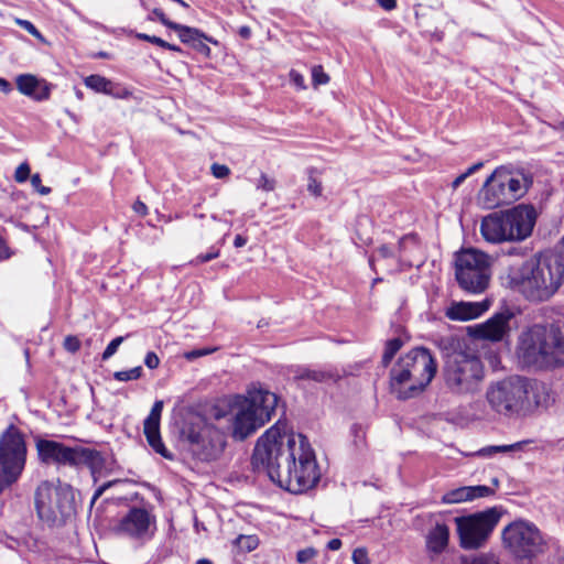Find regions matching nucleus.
Instances as JSON below:
<instances>
[{
	"label": "nucleus",
	"instance_id": "obj_1",
	"mask_svg": "<svg viewBox=\"0 0 564 564\" xmlns=\"http://www.w3.org/2000/svg\"><path fill=\"white\" fill-rule=\"evenodd\" d=\"M251 464L270 480L292 494H303L319 480L315 453L302 434L289 433L280 421L257 442Z\"/></svg>",
	"mask_w": 564,
	"mask_h": 564
},
{
	"label": "nucleus",
	"instance_id": "obj_2",
	"mask_svg": "<svg viewBox=\"0 0 564 564\" xmlns=\"http://www.w3.org/2000/svg\"><path fill=\"white\" fill-rule=\"evenodd\" d=\"M510 284L532 302L550 300L564 281V260L547 251L524 261L509 272Z\"/></svg>",
	"mask_w": 564,
	"mask_h": 564
},
{
	"label": "nucleus",
	"instance_id": "obj_3",
	"mask_svg": "<svg viewBox=\"0 0 564 564\" xmlns=\"http://www.w3.org/2000/svg\"><path fill=\"white\" fill-rule=\"evenodd\" d=\"M518 357L534 369L564 365V318L550 324H534L520 335Z\"/></svg>",
	"mask_w": 564,
	"mask_h": 564
},
{
	"label": "nucleus",
	"instance_id": "obj_4",
	"mask_svg": "<svg viewBox=\"0 0 564 564\" xmlns=\"http://www.w3.org/2000/svg\"><path fill=\"white\" fill-rule=\"evenodd\" d=\"M437 364L431 351L416 347L402 355L390 370V389L400 400L422 393L436 375Z\"/></svg>",
	"mask_w": 564,
	"mask_h": 564
},
{
	"label": "nucleus",
	"instance_id": "obj_5",
	"mask_svg": "<svg viewBox=\"0 0 564 564\" xmlns=\"http://www.w3.org/2000/svg\"><path fill=\"white\" fill-rule=\"evenodd\" d=\"M538 219L532 205L519 204L482 217L480 234L490 243L519 242L532 235Z\"/></svg>",
	"mask_w": 564,
	"mask_h": 564
},
{
	"label": "nucleus",
	"instance_id": "obj_6",
	"mask_svg": "<svg viewBox=\"0 0 564 564\" xmlns=\"http://www.w3.org/2000/svg\"><path fill=\"white\" fill-rule=\"evenodd\" d=\"M278 405L275 393L261 387L248 390L246 397H236L231 405V435L243 441L271 420Z\"/></svg>",
	"mask_w": 564,
	"mask_h": 564
},
{
	"label": "nucleus",
	"instance_id": "obj_7",
	"mask_svg": "<svg viewBox=\"0 0 564 564\" xmlns=\"http://www.w3.org/2000/svg\"><path fill=\"white\" fill-rule=\"evenodd\" d=\"M532 184V176L523 170L499 166L485 181L478 200L484 208H497L524 196Z\"/></svg>",
	"mask_w": 564,
	"mask_h": 564
},
{
	"label": "nucleus",
	"instance_id": "obj_8",
	"mask_svg": "<svg viewBox=\"0 0 564 564\" xmlns=\"http://www.w3.org/2000/svg\"><path fill=\"white\" fill-rule=\"evenodd\" d=\"M485 369L480 358L466 350L451 354L443 369L446 389L455 395H474L480 391Z\"/></svg>",
	"mask_w": 564,
	"mask_h": 564
},
{
	"label": "nucleus",
	"instance_id": "obj_9",
	"mask_svg": "<svg viewBox=\"0 0 564 564\" xmlns=\"http://www.w3.org/2000/svg\"><path fill=\"white\" fill-rule=\"evenodd\" d=\"M35 508L41 520L61 525L75 514L73 489L67 484L43 481L35 492Z\"/></svg>",
	"mask_w": 564,
	"mask_h": 564
},
{
	"label": "nucleus",
	"instance_id": "obj_10",
	"mask_svg": "<svg viewBox=\"0 0 564 564\" xmlns=\"http://www.w3.org/2000/svg\"><path fill=\"white\" fill-rule=\"evenodd\" d=\"M492 258L474 248L463 249L455 257V276L466 292L479 294L486 291L491 279Z\"/></svg>",
	"mask_w": 564,
	"mask_h": 564
},
{
	"label": "nucleus",
	"instance_id": "obj_11",
	"mask_svg": "<svg viewBox=\"0 0 564 564\" xmlns=\"http://www.w3.org/2000/svg\"><path fill=\"white\" fill-rule=\"evenodd\" d=\"M502 513L500 507H492L484 511L456 517L454 522L460 547L477 550L484 546L498 525Z\"/></svg>",
	"mask_w": 564,
	"mask_h": 564
},
{
	"label": "nucleus",
	"instance_id": "obj_12",
	"mask_svg": "<svg viewBox=\"0 0 564 564\" xmlns=\"http://www.w3.org/2000/svg\"><path fill=\"white\" fill-rule=\"evenodd\" d=\"M181 435L193 457L200 462L217 459L226 445L225 435L220 430L202 419L186 423Z\"/></svg>",
	"mask_w": 564,
	"mask_h": 564
},
{
	"label": "nucleus",
	"instance_id": "obj_13",
	"mask_svg": "<svg viewBox=\"0 0 564 564\" xmlns=\"http://www.w3.org/2000/svg\"><path fill=\"white\" fill-rule=\"evenodd\" d=\"M524 378L512 376L491 383L486 391V400L498 414L523 416Z\"/></svg>",
	"mask_w": 564,
	"mask_h": 564
},
{
	"label": "nucleus",
	"instance_id": "obj_14",
	"mask_svg": "<svg viewBox=\"0 0 564 564\" xmlns=\"http://www.w3.org/2000/svg\"><path fill=\"white\" fill-rule=\"evenodd\" d=\"M26 459L23 435L10 426L0 438V476L6 485L14 482L21 475Z\"/></svg>",
	"mask_w": 564,
	"mask_h": 564
},
{
	"label": "nucleus",
	"instance_id": "obj_15",
	"mask_svg": "<svg viewBox=\"0 0 564 564\" xmlns=\"http://www.w3.org/2000/svg\"><path fill=\"white\" fill-rule=\"evenodd\" d=\"M502 540L510 552L520 558H528L541 551L543 539L539 529L531 522L519 520L502 531Z\"/></svg>",
	"mask_w": 564,
	"mask_h": 564
},
{
	"label": "nucleus",
	"instance_id": "obj_16",
	"mask_svg": "<svg viewBox=\"0 0 564 564\" xmlns=\"http://www.w3.org/2000/svg\"><path fill=\"white\" fill-rule=\"evenodd\" d=\"M155 517L144 508L132 507L119 520L116 532L130 539L145 542L155 532Z\"/></svg>",
	"mask_w": 564,
	"mask_h": 564
},
{
	"label": "nucleus",
	"instance_id": "obj_17",
	"mask_svg": "<svg viewBox=\"0 0 564 564\" xmlns=\"http://www.w3.org/2000/svg\"><path fill=\"white\" fill-rule=\"evenodd\" d=\"M419 249L417 240L414 236H404L398 242V251L389 245H381L369 258V264L376 271L375 264L379 261H387V271L395 272L401 270L403 264L412 265L411 260L406 257V251Z\"/></svg>",
	"mask_w": 564,
	"mask_h": 564
},
{
	"label": "nucleus",
	"instance_id": "obj_18",
	"mask_svg": "<svg viewBox=\"0 0 564 564\" xmlns=\"http://www.w3.org/2000/svg\"><path fill=\"white\" fill-rule=\"evenodd\" d=\"M36 449L40 460L44 464L76 467L77 446L69 447L56 441L39 440Z\"/></svg>",
	"mask_w": 564,
	"mask_h": 564
},
{
	"label": "nucleus",
	"instance_id": "obj_19",
	"mask_svg": "<svg viewBox=\"0 0 564 564\" xmlns=\"http://www.w3.org/2000/svg\"><path fill=\"white\" fill-rule=\"evenodd\" d=\"M513 317L514 314L510 308H503L487 322L476 325L471 329V335L480 339L499 341L508 335L510 330L509 323Z\"/></svg>",
	"mask_w": 564,
	"mask_h": 564
},
{
	"label": "nucleus",
	"instance_id": "obj_20",
	"mask_svg": "<svg viewBox=\"0 0 564 564\" xmlns=\"http://www.w3.org/2000/svg\"><path fill=\"white\" fill-rule=\"evenodd\" d=\"M163 411V401L158 400L154 402L150 414L144 420L143 432L149 445L153 451L165 458H171V454L164 446L160 435V420Z\"/></svg>",
	"mask_w": 564,
	"mask_h": 564
},
{
	"label": "nucleus",
	"instance_id": "obj_21",
	"mask_svg": "<svg viewBox=\"0 0 564 564\" xmlns=\"http://www.w3.org/2000/svg\"><path fill=\"white\" fill-rule=\"evenodd\" d=\"M524 384L523 416L538 409H546L553 402L550 389L544 383L524 378Z\"/></svg>",
	"mask_w": 564,
	"mask_h": 564
},
{
	"label": "nucleus",
	"instance_id": "obj_22",
	"mask_svg": "<svg viewBox=\"0 0 564 564\" xmlns=\"http://www.w3.org/2000/svg\"><path fill=\"white\" fill-rule=\"evenodd\" d=\"M18 90L36 101L50 98L51 87L46 80L40 79L32 74H22L15 78Z\"/></svg>",
	"mask_w": 564,
	"mask_h": 564
},
{
	"label": "nucleus",
	"instance_id": "obj_23",
	"mask_svg": "<svg viewBox=\"0 0 564 564\" xmlns=\"http://www.w3.org/2000/svg\"><path fill=\"white\" fill-rule=\"evenodd\" d=\"M490 306L489 301L481 302H459L451 305L446 311V316L452 321H468L480 316Z\"/></svg>",
	"mask_w": 564,
	"mask_h": 564
},
{
	"label": "nucleus",
	"instance_id": "obj_24",
	"mask_svg": "<svg viewBox=\"0 0 564 564\" xmlns=\"http://www.w3.org/2000/svg\"><path fill=\"white\" fill-rule=\"evenodd\" d=\"M492 490L487 486H467L452 489L443 495L442 502L446 505L460 503L475 498L489 496Z\"/></svg>",
	"mask_w": 564,
	"mask_h": 564
},
{
	"label": "nucleus",
	"instance_id": "obj_25",
	"mask_svg": "<svg viewBox=\"0 0 564 564\" xmlns=\"http://www.w3.org/2000/svg\"><path fill=\"white\" fill-rule=\"evenodd\" d=\"M87 466L91 474H100L106 468V459L101 452L77 446L76 467Z\"/></svg>",
	"mask_w": 564,
	"mask_h": 564
},
{
	"label": "nucleus",
	"instance_id": "obj_26",
	"mask_svg": "<svg viewBox=\"0 0 564 564\" xmlns=\"http://www.w3.org/2000/svg\"><path fill=\"white\" fill-rule=\"evenodd\" d=\"M84 83L87 88L96 93L112 96L115 98H126L130 95L129 91L126 89H119L117 85L101 75L87 76Z\"/></svg>",
	"mask_w": 564,
	"mask_h": 564
},
{
	"label": "nucleus",
	"instance_id": "obj_27",
	"mask_svg": "<svg viewBox=\"0 0 564 564\" xmlns=\"http://www.w3.org/2000/svg\"><path fill=\"white\" fill-rule=\"evenodd\" d=\"M339 378V373L334 369L299 368L294 375L295 380H307L318 383L336 382Z\"/></svg>",
	"mask_w": 564,
	"mask_h": 564
},
{
	"label": "nucleus",
	"instance_id": "obj_28",
	"mask_svg": "<svg viewBox=\"0 0 564 564\" xmlns=\"http://www.w3.org/2000/svg\"><path fill=\"white\" fill-rule=\"evenodd\" d=\"M449 539V529L444 523H437L427 534L426 536V547L430 552L434 554L442 553L447 544Z\"/></svg>",
	"mask_w": 564,
	"mask_h": 564
},
{
	"label": "nucleus",
	"instance_id": "obj_29",
	"mask_svg": "<svg viewBox=\"0 0 564 564\" xmlns=\"http://www.w3.org/2000/svg\"><path fill=\"white\" fill-rule=\"evenodd\" d=\"M173 31L178 35L182 43L193 45L199 37H205V34L196 28L186 26L180 23L172 25Z\"/></svg>",
	"mask_w": 564,
	"mask_h": 564
},
{
	"label": "nucleus",
	"instance_id": "obj_30",
	"mask_svg": "<svg viewBox=\"0 0 564 564\" xmlns=\"http://www.w3.org/2000/svg\"><path fill=\"white\" fill-rule=\"evenodd\" d=\"M527 443H529V442L528 441H523V442H518V443L510 444V445H492V446H487V447H484V448L479 449L477 452V455L486 457V456H491V455L498 454V453L514 452V451L522 449L523 445L527 444Z\"/></svg>",
	"mask_w": 564,
	"mask_h": 564
},
{
	"label": "nucleus",
	"instance_id": "obj_31",
	"mask_svg": "<svg viewBox=\"0 0 564 564\" xmlns=\"http://www.w3.org/2000/svg\"><path fill=\"white\" fill-rule=\"evenodd\" d=\"M459 564H500L499 558L492 553L463 556Z\"/></svg>",
	"mask_w": 564,
	"mask_h": 564
},
{
	"label": "nucleus",
	"instance_id": "obj_32",
	"mask_svg": "<svg viewBox=\"0 0 564 564\" xmlns=\"http://www.w3.org/2000/svg\"><path fill=\"white\" fill-rule=\"evenodd\" d=\"M402 345L403 343L400 338H392L387 341L382 356L383 367H388L395 354L401 349Z\"/></svg>",
	"mask_w": 564,
	"mask_h": 564
},
{
	"label": "nucleus",
	"instance_id": "obj_33",
	"mask_svg": "<svg viewBox=\"0 0 564 564\" xmlns=\"http://www.w3.org/2000/svg\"><path fill=\"white\" fill-rule=\"evenodd\" d=\"M142 376V367L138 366L129 370H121L115 372L113 377L118 381L137 380Z\"/></svg>",
	"mask_w": 564,
	"mask_h": 564
},
{
	"label": "nucleus",
	"instance_id": "obj_34",
	"mask_svg": "<svg viewBox=\"0 0 564 564\" xmlns=\"http://www.w3.org/2000/svg\"><path fill=\"white\" fill-rule=\"evenodd\" d=\"M237 544L247 552H251L258 547L259 540L254 535H239Z\"/></svg>",
	"mask_w": 564,
	"mask_h": 564
},
{
	"label": "nucleus",
	"instance_id": "obj_35",
	"mask_svg": "<svg viewBox=\"0 0 564 564\" xmlns=\"http://www.w3.org/2000/svg\"><path fill=\"white\" fill-rule=\"evenodd\" d=\"M329 82V76L324 72L321 65L312 68V84L316 88L319 85H325Z\"/></svg>",
	"mask_w": 564,
	"mask_h": 564
},
{
	"label": "nucleus",
	"instance_id": "obj_36",
	"mask_svg": "<svg viewBox=\"0 0 564 564\" xmlns=\"http://www.w3.org/2000/svg\"><path fill=\"white\" fill-rule=\"evenodd\" d=\"M484 166V163L482 162H477L475 164H473L470 167L467 169L466 172L462 173L460 175H458L452 183V187L454 189H456L460 184H463V182L469 177L470 175H473L474 173H476L477 171H479L481 167Z\"/></svg>",
	"mask_w": 564,
	"mask_h": 564
},
{
	"label": "nucleus",
	"instance_id": "obj_37",
	"mask_svg": "<svg viewBox=\"0 0 564 564\" xmlns=\"http://www.w3.org/2000/svg\"><path fill=\"white\" fill-rule=\"evenodd\" d=\"M314 170L308 173L307 191L315 197H319L323 192L322 182L318 181L314 175Z\"/></svg>",
	"mask_w": 564,
	"mask_h": 564
},
{
	"label": "nucleus",
	"instance_id": "obj_38",
	"mask_svg": "<svg viewBox=\"0 0 564 564\" xmlns=\"http://www.w3.org/2000/svg\"><path fill=\"white\" fill-rule=\"evenodd\" d=\"M124 338H126V337H123V336H119V337H116L115 339H112V340L108 344V346L106 347V349L104 350V352H102V359H104V360H107V359H109L110 357H112V356L117 352V350H118L119 346L122 344V341L124 340Z\"/></svg>",
	"mask_w": 564,
	"mask_h": 564
},
{
	"label": "nucleus",
	"instance_id": "obj_39",
	"mask_svg": "<svg viewBox=\"0 0 564 564\" xmlns=\"http://www.w3.org/2000/svg\"><path fill=\"white\" fill-rule=\"evenodd\" d=\"M219 254H220L219 249L213 247V248H210L209 252L198 254L194 260H192L191 263L195 264V265L206 263L210 260L218 258Z\"/></svg>",
	"mask_w": 564,
	"mask_h": 564
},
{
	"label": "nucleus",
	"instance_id": "obj_40",
	"mask_svg": "<svg viewBox=\"0 0 564 564\" xmlns=\"http://www.w3.org/2000/svg\"><path fill=\"white\" fill-rule=\"evenodd\" d=\"M210 42V43H217L216 41H214L212 37L207 36L205 34V37H199L198 41H196L192 47L195 48L196 51H198L199 53L206 55V56H209L210 54V48L209 46L205 43V42Z\"/></svg>",
	"mask_w": 564,
	"mask_h": 564
},
{
	"label": "nucleus",
	"instance_id": "obj_41",
	"mask_svg": "<svg viewBox=\"0 0 564 564\" xmlns=\"http://www.w3.org/2000/svg\"><path fill=\"white\" fill-rule=\"evenodd\" d=\"M257 188L264 192H272L275 188V180L265 174H261L257 183Z\"/></svg>",
	"mask_w": 564,
	"mask_h": 564
},
{
	"label": "nucleus",
	"instance_id": "obj_42",
	"mask_svg": "<svg viewBox=\"0 0 564 564\" xmlns=\"http://www.w3.org/2000/svg\"><path fill=\"white\" fill-rule=\"evenodd\" d=\"M30 165L26 162L21 163L15 170L14 180L18 183H24L30 177Z\"/></svg>",
	"mask_w": 564,
	"mask_h": 564
},
{
	"label": "nucleus",
	"instance_id": "obj_43",
	"mask_svg": "<svg viewBox=\"0 0 564 564\" xmlns=\"http://www.w3.org/2000/svg\"><path fill=\"white\" fill-rule=\"evenodd\" d=\"M154 17H155V18H156V19H158V20H159L163 25H165V26H166V28H169V29H172V25H174V24H175V22H174V21H172V20H170V19L166 17V14H165L161 9H158V8L153 9V10H152V14H151V15H149V18H148V19H149L150 21H153V20H154Z\"/></svg>",
	"mask_w": 564,
	"mask_h": 564
},
{
	"label": "nucleus",
	"instance_id": "obj_44",
	"mask_svg": "<svg viewBox=\"0 0 564 564\" xmlns=\"http://www.w3.org/2000/svg\"><path fill=\"white\" fill-rule=\"evenodd\" d=\"M14 22L21 26L22 29H24L25 31H28L30 34H32L33 36L37 37V39H42V34L39 32V30L34 26L33 23H31L30 21L28 20H23V19H19L17 18L14 20Z\"/></svg>",
	"mask_w": 564,
	"mask_h": 564
},
{
	"label": "nucleus",
	"instance_id": "obj_45",
	"mask_svg": "<svg viewBox=\"0 0 564 564\" xmlns=\"http://www.w3.org/2000/svg\"><path fill=\"white\" fill-rule=\"evenodd\" d=\"M64 348L74 354L80 348V340L76 336L68 335L64 339Z\"/></svg>",
	"mask_w": 564,
	"mask_h": 564
},
{
	"label": "nucleus",
	"instance_id": "obj_46",
	"mask_svg": "<svg viewBox=\"0 0 564 564\" xmlns=\"http://www.w3.org/2000/svg\"><path fill=\"white\" fill-rule=\"evenodd\" d=\"M354 564H370L367 550L364 547L356 549L352 552Z\"/></svg>",
	"mask_w": 564,
	"mask_h": 564
},
{
	"label": "nucleus",
	"instance_id": "obj_47",
	"mask_svg": "<svg viewBox=\"0 0 564 564\" xmlns=\"http://www.w3.org/2000/svg\"><path fill=\"white\" fill-rule=\"evenodd\" d=\"M210 170L216 178H225L230 174V169L225 164L214 163Z\"/></svg>",
	"mask_w": 564,
	"mask_h": 564
},
{
	"label": "nucleus",
	"instance_id": "obj_48",
	"mask_svg": "<svg viewBox=\"0 0 564 564\" xmlns=\"http://www.w3.org/2000/svg\"><path fill=\"white\" fill-rule=\"evenodd\" d=\"M42 180H41V176L40 174H33L31 176V184L32 186L34 187L35 191H37L41 195H47L51 193V188L50 187H46V186H43L42 184Z\"/></svg>",
	"mask_w": 564,
	"mask_h": 564
},
{
	"label": "nucleus",
	"instance_id": "obj_49",
	"mask_svg": "<svg viewBox=\"0 0 564 564\" xmlns=\"http://www.w3.org/2000/svg\"><path fill=\"white\" fill-rule=\"evenodd\" d=\"M316 555V551L313 547H306L303 550H300L296 553V560L299 563H306L310 560H312Z\"/></svg>",
	"mask_w": 564,
	"mask_h": 564
},
{
	"label": "nucleus",
	"instance_id": "obj_50",
	"mask_svg": "<svg viewBox=\"0 0 564 564\" xmlns=\"http://www.w3.org/2000/svg\"><path fill=\"white\" fill-rule=\"evenodd\" d=\"M144 365L149 369H156L159 367V365H160V359H159L158 355L155 352H153V351H149L145 355Z\"/></svg>",
	"mask_w": 564,
	"mask_h": 564
},
{
	"label": "nucleus",
	"instance_id": "obj_51",
	"mask_svg": "<svg viewBox=\"0 0 564 564\" xmlns=\"http://www.w3.org/2000/svg\"><path fill=\"white\" fill-rule=\"evenodd\" d=\"M290 78H291V82L293 83V85H295L299 89L306 88L305 83H304V77L299 72H296L294 69L291 70Z\"/></svg>",
	"mask_w": 564,
	"mask_h": 564
},
{
	"label": "nucleus",
	"instance_id": "obj_52",
	"mask_svg": "<svg viewBox=\"0 0 564 564\" xmlns=\"http://www.w3.org/2000/svg\"><path fill=\"white\" fill-rule=\"evenodd\" d=\"M11 251L9 247L7 246L6 240L0 237V261L7 260L11 257Z\"/></svg>",
	"mask_w": 564,
	"mask_h": 564
},
{
	"label": "nucleus",
	"instance_id": "obj_53",
	"mask_svg": "<svg viewBox=\"0 0 564 564\" xmlns=\"http://www.w3.org/2000/svg\"><path fill=\"white\" fill-rule=\"evenodd\" d=\"M132 208L137 214L141 216H145L148 214L147 205L139 199L133 204Z\"/></svg>",
	"mask_w": 564,
	"mask_h": 564
},
{
	"label": "nucleus",
	"instance_id": "obj_54",
	"mask_svg": "<svg viewBox=\"0 0 564 564\" xmlns=\"http://www.w3.org/2000/svg\"><path fill=\"white\" fill-rule=\"evenodd\" d=\"M111 485H112V482L109 481V482H106V484L99 486L93 495L91 503H94L99 497H101V495L106 491V489H108Z\"/></svg>",
	"mask_w": 564,
	"mask_h": 564
},
{
	"label": "nucleus",
	"instance_id": "obj_55",
	"mask_svg": "<svg viewBox=\"0 0 564 564\" xmlns=\"http://www.w3.org/2000/svg\"><path fill=\"white\" fill-rule=\"evenodd\" d=\"M377 3L384 10L390 11L397 7V0H376Z\"/></svg>",
	"mask_w": 564,
	"mask_h": 564
},
{
	"label": "nucleus",
	"instance_id": "obj_56",
	"mask_svg": "<svg viewBox=\"0 0 564 564\" xmlns=\"http://www.w3.org/2000/svg\"><path fill=\"white\" fill-rule=\"evenodd\" d=\"M0 90L4 94H9L12 90L11 84L4 78H0Z\"/></svg>",
	"mask_w": 564,
	"mask_h": 564
},
{
	"label": "nucleus",
	"instance_id": "obj_57",
	"mask_svg": "<svg viewBox=\"0 0 564 564\" xmlns=\"http://www.w3.org/2000/svg\"><path fill=\"white\" fill-rule=\"evenodd\" d=\"M327 547L330 551H337V550H339L341 547V541L339 539H332L328 542Z\"/></svg>",
	"mask_w": 564,
	"mask_h": 564
},
{
	"label": "nucleus",
	"instance_id": "obj_58",
	"mask_svg": "<svg viewBox=\"0 0 564 564\" xmlns=\"http://www.w3.org/2000/svg\"><path fill=\"white\" fill-rule=\"evenodd\" d=\"M238 33L242 39L247 40L251 36V29L247 25H243L239 28Z\"/></svg>",
	"mask_w": 564,
	"mask_h": 564
},
{
	"label": "nucleus",
	"instance_id": "obj_59",
	"mask_svg": "<svg viewBox=\"0 0 564 564\" xmlns=\"http://www.w3.org/2000/svg\"><path fill=\"white\" fill-rule=\"evenodd\" d=\"M148 42L158 45L163 48L165 41L155 35H149Z\"/></svg>",
	"mask_w": 564,
	"mask_h": 564
},
{
	"label": "nucleus",
	"instance_id": "obj_60",
	"mask_svg": "<svg viewBox=\"0 0 564 564\" xmlns=\"http://www.w3.org/2000/svg\"><path fill=\"white\" fill-rule=\"evenodd\" d=\"M247 243V238H245L243 236L241 235H237L235 240H234V246L236 248H241L243 247Z\"/></svg>",
	"mask_w": 564,
	"mask_h": 564
},
{
	"label": "nucleus",
	"instance_id": "obj_61",
	"mask_svg": "<svg viewBox=\"0 0 564 564\" xmlns=\"http://www.w3.org/2000/svg\"><path fill=\"white\" fill-rule=\"evenodd\" d=\"M163 48L169 50V51H173V52H178V53L182 52L180 46H177L175 44H171V43H169L166 41L164 43Z\"/></svg>",
	"mask_w": 564,
	"mask_h": 564
},
{
	"label": "nucleus",
	"instance_id": "obj_62",
	"mask_svg": "<svg viewBox=\"0 0 564 564\" xmlns=\"http://www.w3.org/2000/svg\"><path fill=\"white\" fill-rule=\"evenodd\" d=\"M553 128L558 131H564V120L554 124Z\"/></svg>",
	"mask_w": 564,
	"mask_h": 564
},
{
	"label": "nucleus",
	"instance_id": "obj_63",
	"mask_svg": "<svg viewBox=\"0 0 564 564\" xmlns=\"http://www.w3.org/2000/svg\"><path fill=\"white\" fill-rule=\"evenodd\" d=\"M137 39L139 40H142V41H147L148 42V39H149V34H145V33H137Z\"/></svg>",
	"mask_w": 564,
	"mask_h": 564
},
{
	"label": "nucleus",
	"instance_id": "obj_64",
	"mask_svg": "<svg viewBox=\"0 0 564 564\" xmlns=\"http://www.w3.org/2000/svg\"><path fill=\"white\" fill-rule=\"evenodd\" d=\"M196 564H213V562L208 558H200L196 562Z\"/></svg>",
	"mask_w": 564,
	"mask_h": 564
}]
</instances>
